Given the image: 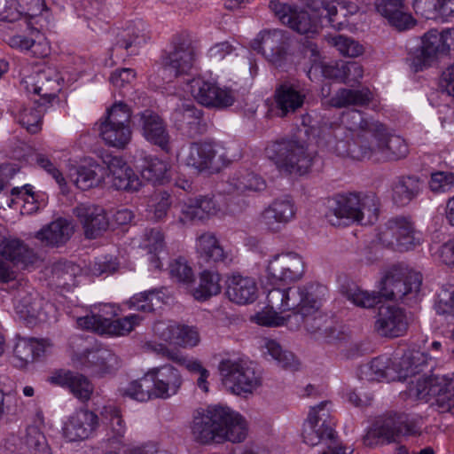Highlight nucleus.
I'll list each match as a JSON object with an SVG mask.
<instances>
[{
  "label": "nucleus",
  "instance_id": "2",
  "mask_svg": "<svg viewBox=\"0 0 454 454\" xmlns=\"http://www.w3.org/2000/svg\"><path fill=\"white\" fill-rule=\"evenodd\" d=\"M422 285V275L408 267H392L383 277L380 291L369 292L354 285L349 286L345 296L354 305L370 309L380 301V297L401 301L405 303L416 302Z\"/></svg>",
  "mask_w": 454,
  "mask_h": 454
},
{
  "label": "nucleus",
  "instance_id": "42",
  "mask_svg": "<svg viewBox=\"0 0 454 454\" xmlns=\"http://www.w3.org/2000/svg\"><path fill=\"white\" fill-rule=\"evenodd\" d=\"M99 135L106 145L117 149H124L131 141L132 129L129 125H117L102 121Z\"/></svg>",
  "mask_w": 454,
  "mask_h": 454
},
{
  "label": "nucleus",
  "instance_id": "19",
  "mask_svg": "<svg viewBox=\"0 0 454 454\" xmlns=\"http://www.w3.org/2000/svg\"><path fill=\"white\" fill-rule=\"evenodd\" d=\"M267 274L272 284L299 281L304 275L302 258L294 253L274 255L268 263Z\"/></svg>",
  "mask_w": 454,
  "mask_h": 454
},
{
  "label": "nucleus",
  "instance_id": "9",
  "mask_svg": "<svg viewBox=\"0 0 454 454\" xmlns=\"http://www.w3.org/2000/svg\"><path fill=\"white\" fill-rule=\"evenodd\" d=\"M115 308L111 304L99 305L90 314L77 319L80 328L90 330L99 334L123 336L132 332L143 321V317L130 314L122 318L113 320Z\"/></svg>",
  "mask_w": 454,
  "mask_h": 454
},
{
  "label": "nucleus",
  "instance_id": "25",
  "mask_svg": "<svg viewBox=\"0 0 454 454\" xmlns=\"http://www.w3.org/2000/svg\"><path fill=\"white\" fill-rule=\"evenodd\" d=\"M106 174L105 168L91 158H83L68 169L71 181L83 191L99 185L105 180Z\"/></svg>",
  "mask_w": 454,
  "mask_h": 454
},
{
  "label": "nucleus",
  "instance_id": "43",
  "mask_svg": "<svg viewBox=\"0 0 454 454\" xmlns=\"http://www.w3.org/2000/svg\"><path fill=\"white\" fill-rule=\"evenodd\" d=\"M172 118L178 129L185 130L190 135L200 132L202 121V113L192 103H184L172 114Z\"/></svg>",
  "mask_w": 454,
  "mask_h": 454
},
{
  "label": "nucleus",
  "instance_id": "41",
  "mask_svg": "<svg viewBox=\"0 0 454 454\" xmlns=\"http://www.w3.org/2000/svg\"><path fill=\"white\" fill-rule=\"evenodd\" d=\"M321 72L326 78L339 79L343 82H356L364 74L363 67L358 63L344 61L322 65Z\"/></svg>",
  "mask_w": 454,
  "mask_h": 454
},
{
  "label": "nucleus",
  "instance_id": "3",
  "mask_svg": "<svg viewBox=\"0 0 454 454\" xmlns=\"http://www.w3.org/2000/svg\"><path fill=\"white\" fill-rule=\"evenodd\" d=\"M195 441L207 444L212 442H243L247 434L246 419L237 411L226 406H210L194 416L191 427Z\"/></svg>",
  "mask_w": 454,
  "mask_h": 454
},
{
  "label": "nucleus",
  "instance_id": "49",
  "mask_svg": "<svg viewBox=\"0 0 454 454\" xmlns=\"http://www.w3.org/2000/svg\"><path fill=\"white\" fill-rule=\"evenodd\" d=\"M102 422L106 427L109 441L120 442L126 433V427L119 409L115 406H105L101 411Z\"/></svg>",
  "mask_w": 454,
  "mask_h": 454
},
{
  "label": "nucleus",
  "instance_id": "20",
  "mask_svg": "<svg viewBox=\"0 0 454 454\" xmlns=\"http://www.w3.org/2000/svg\"><path fill=\"white\" fill-rule=\"evenodd\" d=\"M296 215L294 201L289 196L275 199L260 214L258 223L262 228L276 233L293 221Z\"/></svg>",
  "mask_w": 454,
  "mask_h": 454
},
{
  "label": "nucleus",
  "instance_id": "8",
  "mask_svg": "<svg viewBox=\"0 0 454 454\" xmlns=\"http://www.w3.org/2000/svg\"><path fill=\"white\" fill-rule=\"evenodd\" d=\"M264 153L279 173L294 176L308 174L317 159V153L309 148L308 143L293 137L271 141Z\"/></svg>",
  "mask_w": 454,
  "mask_h": 454
},
{
  "label": "nucleus",
  "instance_id": "10",
  "mask_svg": "<svg viewBox=\"0 0 454 454\" xmlns=\"http://www.w3.org/2000/svg\"><path fill=\"white\" fill-rule=\"evenodd\" d=\"M218 370L223 385L235 395L252 394L262 385L261 373L247 358L223 359Z\"/></svg>",
  "mask_w": 454,
  "mask_h": 454
},
{
  "label": "nucleus",
  "instance_id": "33",
  "mask_svg": "<svg viewBox=\"0 0 454 454\" xmlns=\"http://www.w3.org/2000/svg\"><path fill=\"white\" fill-rule=\"evenodd\" d=\"M76 215L82 223L84 233L88 239H96L105 231L109 222L105 210L95 205H80L76 207Z\"/></svg>",
  "mask_w": 454,
  "mask_h": 454
},
{
  "label": "nucleus",
  "instance_id": "47",
  "mask_svg": "<svg viewBox=\"0 0 454 454\" xmlns=\"http://www.w3.org/2000/svg\"><path fill=\"white\" fill-rule=\"evenodd\" d=\"M372 99V93L368 89L351 90L340 89L329 100V105L341 108L349 106H364Z\"/></svg>",
  "mask_w": 454,
  "mask_h": 454
},
{
  "label": "nucleus",
  "instance_id": "28",
  "mask_svg": "<svg viewBox=\"0 0 454 454\" xmlns=\"http://www.w3.org/2000/svg\"><path fill=\"white\" fill-rule=\"evenodd\" d=\"M51 348V343L48 340L19 337L13 348V364L16 367L24 368Z\"/></svg>",
  "mask_w": 454,
  "mask_h": 454
},
{
  "label": "nucleus",
  "instance_id": "16",
  "mask_svg": "<svg viewBox=\"0 0 454 454\" xmlns=\"http://www.w3.org/2000/svg\"><path fill=\"white\" fill-rule=\"evenodd\" d=\"M378 239L385 247L398 251H408L420 244L422 234L415 230L409 220L395 218L390 220L380 231Z\"/></svg>",
  "mask_w": 454,
  "mask_h": 454
},
{
  "label": "nucleus",
  "instance_id": "44",
  "mask_svg": "<svg viewBox=\"0 0 454 454\" xmlns=\"http://www.w3.org/2000/svg\"><path fill=\"white\" fill-rule=\"evenodd\" d=\"M145 30V25L141 21L133 27H126L117 35L114 48L130 50L131 53H135L137 49L145 43L148 39Z\"/></svg>",
  "mask_w": 454,
  "mask_h": 454
},
{
  "label": "nucleus",
  "instance_id": "40",
  "mask_svg": "<svg viewBox=\"0 0 454 454\" xmlns=\"http://www.w3.org/2000/svg\"><path fill=\"white\" fill-rule=\"evenodd\" d=\"M371 151L372 152V157L380 155L376 157L377 160H397L408 155L409 146L402 137L392 135L377 139L375 147L371 148Z\"/></svg>",
  "mask_w": 454,
  "mask_h": 454
},
{
  "label": "nucleus",
  "instance_id": "62",
  "mask_svg": "<svg viewBox=\"0 0 454 454\" xmlns=\"http://www.w3.org/2000/svg\"><path fill=\"white\" fill-rule=\"evenodd\" d=\"M170 195L164 192L154 195L148 205V211L153 214L151 216L155 221L163 219L170 207Z\"/></svg>",
  "mask_w": 454,
  "mask_h": 454
},
{
  "label": "nucleus",
  "instance_id": "57",
  "mask_svg": "<svg viewBox=\"0 0 454 454\" xmlns=\"http://www.w3.org/2000/svg\"><path fill=\"white\" fill-rule=\"evenodd\" d=\"M428 188L434 194L446 193L454 188V173L434 171L428 180Z\"/></svg>",
  "mask_w": 454,
  "mask_h": 454
},
{
  "label": "nucleus",
  "instance_id": "6",
  "mask_svg": "<svg viewBox=\"0 0 454 454\" xmlns=\"http://www.w3.org/2000/svg\"><path fill=\"white\" fill-rule=\"evenodd\" d=\"M380 202L376 195L364 192H342L330 200L325 214L327 222L336 227L352 223H374L379 217Z\"/></svg>",
  "mask_w": 454,
  "mask_h": 454
},
{
  "label": "nucleus",
  "instance_id": "61",
  "mask_svg": "<svg viewBox=\"0 0 454 454\" xmlns=\"http://www.w3.org/2000/svg\"><path fill=\"white\" fill-rule=\"evenodd\" d=\"M68 389L79 400L88 401L93 393V385L82 374L74 372Z\"/></svg>",
  "mask_w": 454,
  "mask_h": 454
},
{
  "label": "nucleus",
  "instance_id": "13",
  "mask_svg": "<svg viewBox=\"0 0 454 454\" xmlns=\"http://www.w3.org/2000/svg\"><path fill=\"white\" fill-rule=\"evenodd\" d=\"M182 160L199 172H218L230 163L222 146L206 141L191 143L182 150Z\"/></svg>",
  "mask_w": 454,
  "mask_h": 454
},
{
  "label": "nucleus",
  "instance_id": "24",
  "mask_svg": "<svg viewBox=\"0 0 454 454\" xmlns=\"http://www.w3.org/2000/svg\"><path fill=\"white\" fill-rule=\"evenodd\" d=\"M409 326L406 312L395 306H381L374 323V329L380 336L396 338L403 335Z\"/></svg>",
  "mask_w": 454,
  "mask_h": 454
},
{
  "label": "nucleus",
  "instance_id": "64",
  "mask_svg": "<svg viewBox=\"0 0 454 454\" xmlns=\"http://www.w3.org/2000/svg\"><path fill=\"white\" fill-rule=\"evenodd\" d=\"M341 124L350 131L365 129L368 126L367 121L364 120L361 112L350 110L341 115Z\"/></svg>",
  "mask_w": 454,
  "mask_h": 454
},
{
  "label": "nucleus",
  "instance_id": "18",
  "mask_svg": "<svg viewBox=\"0 0 454 454\" xmlns=\"http://www.w3.org/2000/svg\"><path fill=\"white\" fill-rule=\"evenodd\" d=\"M145 378L153 384L151 389L154 399H168L176 395L183 385L180 372L171 364L151 368L145 373Z\"/></svg>",
  "mask_w": 454,
  "mask_h": 454
},
{
  "label": "nucleus",
  "instance_id": "22",
  "mask_svg": "<svg viewBox=\"0 0 454 454\" xmlns=\"http://www.w3.org/2000/svg\"><path fill=\"white\" fill-rule=\"evenodd\" d=\"M287 46V36L280 29L261 31L251 42V48L262 54L273 64H280L283 60Z\"/></svg>",
  "mask_w": 454,
  "mask_h": 454
},
{
  "label": "nucleus",
  "instance_id": "38",
  "mask_svg": "<svg viewBox=\"0 0 454 454\" xmlns=\"http://www.w3.org/2000/svg\"><path fill=\"white\" fill-rule=\"evenodd\" d=\"M74 232L72 223L58 218L35 233V238L46 246L59 247L65 244Z\"/></svg>",
  "mask_w": 454,
  "mask_h": 454
},
{
  "label": "nucleus",
  "instance_id": "52",
  "mask_svg": "<svg viewBox=\"0 0 454 454\" xmlns=\"http://www.w3.org/2000/svg\"><path fill=\"white\" fill-rule=\"evenodd\" d=\"M333 151L338 156L349 157L356 160L372 158L371 147H366L364 145H358L355 141L350 143L348 140H338L335 142Z\"/></svg>",
  "mask_w": 454,
  "mask_h": 454
},
{
  "label": "nucleus",
  "instance_id": "26",
  "mask_svg": "<svg viewBox=\"0 0 454 454\" xmlns=\"http://www.w3.org/2000/svg\"><path fill=\"white\" fill-rule=\"evenodd\" d=\"M104 162L106 164L111 184L116 190L137 192L141 188L142 182L139 177L122 158L110 156Z\"/></svg>",
  "mask_w": 454,
  "mask_h": 454
},
{
  "label": "nucleus",
  "instance_id": "45",
  "mask_svg": "<svg viewBox=\"0 0 454 454\" xmlns=\"http://www.w3.org/2000/svg\"><path fill=\"white\" fill-rule=\"evenodd\" d=\"M221 276L217 271L205 270L200 273L199 285L192 291V296L199 301H207L221 292Z\"/></svg>",
  "mask_w": 454,
  "mask_h": 454
},
{
  "label": "nucleus",
  "instance_id": "23",
  "mask_svg": "<svg viewBox=\"0 0 454 454\" xmlns=\"http://www.w3.org/2000/svg\"><path fill=\"white\" fill-rule=\"evenodd\" d=\"M98 426V415L89 410L81 409L68 417L62 427V434L67 442H81L90 438Z\"/></svg>",
  "mask_w": 454,
  "mask_h": 454
},
{
  "label": "nucleus",
  "instance_id": "21",
  "mask_svg": "<svg viewBox=\"0 0 454 454\" xmlns=\"http://www.w3.org/2000/svg\"><path fill=\"white\" fill-rule=\"evenodd\" d=\"M448 46L443 39L442 30H428L421 36V45L411 58V67L415 72L428 67L438 56L447 55Z\"/></svg>",
  "mask_w": 454,
  "mask_h": 454
},
{
  "label": "nucleus",
  "instance_id": "46",
  "mask_svg": "<svg viewBox=\"0 0 454 454\" xmlns=\"http://www.w3.org/2000/svg\"><path fill=\"white\" fill-rule=\"evenodd\" d=\"M420 181L413 176H401L393 186V200L399 206L407 205L420 192Z\"/></svg>",
  "mask_w": 454,
  "mask_h": 454
},
{
  "label": "nucleus",
  "instance_id": "15",
  "mask_svg": "<svg viewBox=\"0 0 454 454\" xmlns=\"http://www.w3.org/2000/svg\"><path fill=\"white\" fill-rule=\"evenodd\" d=\"M330 402H322L311 407L303 424V442L309 446L332 440L334 436L333 421L330 414Z\"/></svg>",
  "mask_w": 454,
  "mask_h": 454
},
{
  "label": "nucleus",
  "instance_id": "53",
  "mask_svg": "<svg viewBox=\"0 0 454 454\" xmlns=\"http://www.w3.org/2000/svg\"><path fill=\"white\" fill-rule=\"evenodd\" d=\"M59 284L67 290L78 286L82 277V268L71 262L59 263L55 269Z\"/></svg>",
  "mask_w": 454,
  "mask_h": 454
},
{
  "label": "nucleus",
  "instance_id": "4",
  "mask_svg": "<svg viewBox=\"0 0 454 454\" xmlns=\"http://www.w3.org/2000/svg\"><path fill=\"white\" fill-rule=\"evenodd\" d=\"M64 79L55 68L48 67L40 72L23 77L21 86L30 96H34L33 105L26 106L16 114L18 121L30 133L41 129L42 114L47 106L57 98L62 90Z\"/></svg>",
  "mask_w": 454,
  "mask_h": 454
},
{
  "label": "nucleus",
  "instance_id": "63",
  "mask_svg": "<svg viewBox=\"0 0 454 454\" xmlns=\"http://www.w3.org/2000/svg\"><path fill=\"white\" fill-rule=\"evenodd\" d=\"M454 17V0H436L428 20L447 21Z\"/></svg>",
  "mask_w": 454,
  "mask_h": 454
},
{
  "label": "nucleus",
  "instance_id": "31",
  "mask_svg": "<svg viewBox=\"0 0 454 454\" xmlns=\"http://www.w3.org/2000/svg\"><path fill=\"white\" fill-rule=\"evenodd\" d=\"M139 247L146 252L150 269L161 270L163 268L162 261L168 255L163 232L159 229L145 231Z\"/></svg>",
  "mask_w": 454,
  "mask_h": 454
},
{
  "label": "nucleus",
  "instance_id": "30",
  "mask_svg": "<svg viewBox=\"0 0 454 454\" xmlns=\"http://www.w3.org/2000/svg\"><path fill=\"white\" fill-rule=\"evenodd\" d=\"M258 287L255 280L238 273L231 274L226 280L228 299L239 305L253 303L257 299Z\"/></svg>",
  "mask_w": 454,
  "mask_h": 454
},
{
  "label": "nucleus",
  "instance_id": "55",
  "mask_svg": "<svg viewBox=\"0 0 454 454\" xmlns=\"http://www.w3.org/2000/svg\"><path fill=\"white\" fill-rule=\"evenodd\" d=\"M168 275L174 281L190 285L194 280V272L186 259L178 257L172 260L168 268Z\"/></svg>",
  "mask_w": 454,
  "mask_h": 454
},
{
  "label": "nucleus",
  "instance_id": "35",
  "mask_svg": "<svg viewBox=\"0 0 454 454\" xmlns=\"http://www.w3.org/2000/svg\"><path fill=\"white\" fill-rule=\"evenodd\" d=\"M376 9L392 27L400 31L416 24L415 19L405 11L403 0H381L376 4Z\"/></svg>",
  "mask_w": 454,
  "mask_h": 454
},
{
  "label": "nucleus",
  "instance_id": "48",
  "mask_svg": "<svg viewBox=\"0 0 454 454\" xmlns=\"http://www.w3.org/2000/svg\"><path fill=\"white\" fill-rule=\"evenodd\" d=\"M145 165L141 169V175L145 180L157 184H163L169 178L170 165L167 160L154 156H147L144 159Z\"/></svg>",
  "mask_w": 454,
  "mask_h": 454
},
{
  "label": "nucleus",
  "instance_id": "7",
  "mask_svg": "<svg viewBox=\"0 0 454 454\" xmlns=\"http://www.w3.org/2000/svg\"><path fill=\"white\" fill-rule=\"evenodd\" d=\"M269 7L284 25L302 35L317 34L324 21L337 30L343 27V21L333 18L337 15V7L331 2H324L317 10H297L278 1H270Z\"/></svg>",
  "mask_w": 454,
  "mask_h": 454
},
{
  "label": "nucleus",
  "instance_id": "58",
  "mask_svg": "<svg viewBox=\"0 0 454 454\" xmlns=\"http://www.w3.org/2000/svg\"><path fill=\"white\" fill-rule=\"evenodd\" d=\"M331 43L345 57L356 58L364 52V46L350 37L340 35L333 37Z\"/></svg>",
  "mask_w": 454,
  "mask_h": 454
},
{
  "label": "nucleus",
  "instance_id": "29",
  "mask_svg": "<svg viewBox=\"0 0 454 454\" xmlns=\"http://www.w3.org/2000/svg\"><path fill=\"white\" fill-rule=\"evenodd\" d=\"M154 332L161 340L184 348L194 347L200 340L195 328L172 323L158 322Z\"/></svg>",
  "mask_w": 454,
  "mask_h": 454
},
{
  "label": "nucleus",
  "instance_id": "60",
  "mask_svg": "<svg viewBox=\"0 0 454 454\" xmlns=\"http://www.w3.org/2000/svg\"><path fill=\"white\" fill-rule=\"evenodd\" d=\"M434 309L439 315L454 317V286H442L437 294Z\"/></svg>",
  "mask_w": 454,
  "mask_h": 454
},
{
  "label": "nucleus",
  "instance_id": "56",
  "mask_svg": "<svg viewBox=\"0 0 454 454\" xmlns=\"http://www.w3.org/2000/svg\"><path fill=\"white\" fill-rule=\"evenodd\" d=\"M24 444L30 454H51L45 435L37 427H31L27 429Z\"/></svg>",
  "mask_w": 454,
  "mask_h": 454
},
{
  "label": "nucleus",
  "instance_id": "1",
  "mask_svg": "<svg viewBox=\"0 0 454 454\" xmlns=\"http://www.w3.org/2000/svg\"><path fill=\"white\" fill-rule=\"evenodd\" d=\"M314 286H297L287 288L273 287L268 292L269 310L258 312L254 320L265 326H287L297 330L303 326L314 333L326 321L322 313V299L314 294Z\"/></svg>",
  "mask_w": 454,
  "mask_h": 454
},
{
  "label": "nucleus",
  "instance_id": "37",
  "mask_svg": "<svg viewBox=\"0 0 454 454\" xmlns=\"http://www.w3.org/2000/svg\"><path fill=\"white\" fill-rule=\"evenodd\" d=\"M170 299L171 294L168 288H154L134 294L127 301V306L129 309L152 312L168 303Z\"/></svg>",
  "mask_w": 454,
  "mask_h": 454
},
{
  "label": "nucleus",
  "instance_id": "39",
  "mask_svg": "<svg viewBox=\"0 0 454 454\" xmlns=\"http://www.w3.org/2000/svg\"><path fill=\"white\" fill-rule=\"evenodd\" d=\"M0 254L15 264L28 267L35 260V254L20 239L4 238L0 240Z\"/></svg>",
  "mask_w": 454,
  "mask_h": 454
},
{
  "label": "nucleus",
  "instance_id": "27",
  "mask_svg": "<svg viewBox=\"0 0 454 454\" xmlns=\"http://www.w3.org/2000/svg\"><path fill=\"white\" fill-rule=\"evenodd\" d=\"M138 117V127L145 139L163 150H168L169 135L163 120L151 110L140 113Z\"/></svg>",
  "mask_w": 454,
  "mask_h": 454
},
{
  "label": "nucleus",
  "instance_id": "54",
  "mask_svg": "<svg viewBox=\"0 0 454 454\" xmlns=\"http://www.w3.org/2000/svg\"><path fill=\"white\" fill-rule=\"evenodd\" d=\"M148 380L145 375L139 380H134L118 388L119 395L123 398H129L137 402H147L154 399L152 389L143 387L142 381Z\"/></svg>",
  "mask_w": 454,
  "mask_h": 454
},
{
  "label": "nucleus",
  "instance_id": "12",
  "mask_svg": "<svg viewBox=\"0 0 454 454\" xmlns=\"http://www.w3.org/2000/svg\"><path fill=\"white\" fill-rule=\"evenodd\" d=\"M171 51L164 60L160 69L163 79L188 75L195 68L199 59V49L187 33L175 35L171 43Z\"/></svg>",
  "mask_w": 454,
  "mask_h": 454
},
{
  "label": "nucleus",
  "instance_id": "34",
  "mask_svg": "<svg viewBox=\"0 0 454 454\" xmlns=\"http://www.w3.org/2000/svg\"><path fill=\"white\" fill-rule=\"evenodd\" d=\"M195 252L200 259L207 263L227 262L232 260L215 234L210 231L204 232L196 239Z\"/></svg>",
  "mask_w": 454,
  "mask_h": 454
},
{
  "label": "nucleus",
  "instance_id": "14",
  "mask_svg": "<svg viewBox=\"0 0 454 454\" xmlns=\"http://www.w3.org/2000/svg\"><path fill=\"white\" fill-rule=\"evenodd\" d=\"M179 221L183 224L193 222H206L213 217H223L228 214H233L234 209L231 208L223 200H218L215 196L200 195L189 198L181 202Z\"/></svg>",
  "mask_w": 454,
  "mask_h": 454
},
{
  "label": "nucleus",
  "instance_id": "36",
  "mask_svg": "<svg viewBox=\"0 0 454 454\" xmlns=\"http://www.w3.org/2000/svg\"><path fill=\"white\" fill-rule=\"evenodd\" d=\"M13 306L21 318H36L40 315L43 300L30 286L19 284L13 297Z\"/></svg>",
  "mask_w": 454,
  "mask_h": 454
},
{
  "label": "nucleus",
  "instance_id": "32",
  "mask_svg": "<svg viewBox=\"0 0 454 454\" xmlns=\"http://www.w3.org/2000/svg\"><path fill=\"white\" fill-rule=\"evenodd\" d=\"M306 92L300 86L285 82L277 87L274 93V102L280 116L294 113L303 106Z\"/></svg>",
  "mask_w": 454,
  "mask_h": 454
},
{
  "label": "nucleus",
  "instance_id": "50",
  "mask_svg": "<svg viewBox=\"0 0 454 454\" xmlns=\"http://www.w3.org/2000/svg\"><path fill=\"white\" fill-rule=\"evenodd\" d=\"M230 184L237 192H262L266 188V182L257 174L243 169L236 172L230 180Z\"/></svg>",
  "mask_w": 454,
  "mask_h": 454
},
{
  "label": "nucleus",
  "instance_id": "59",
  "mask_svg": "<svg viewBox=\"0 0 454 454\" xmlns=\"http://www.w3.org/2000/svg\"><path fill=\"white\" fill-rule=\"evenodd\" d=\"M131 116L132 110L130 107L127 104L120 101L114 103L107 109L106 116L103 121L117 125L130 126Z\"/></svg>",
  "mask_w": 454,
  "mask_h": 454
},
{
  "label": "nucleus",
  "instance_id": "11",
  "mask_svg": "<svg viewBox=\"0 0 454 454\" xmlns=\"http://www.w3.org/2000/svg\"><path fill=\"white\" fill-rule=\"evenodd\" d=\"M408 392L410 396L425 403L435 400L442 411L454 414V373L451 376H419L416 382L409 381Z\"/></svg>",
  "mask_w": 454,
  "mask_h": 454
},
{
  "label": "nucleus",
  "instance_id": "17",
  "mask_svg": "<svg viewBox=\"0 0 454 454\" xmlns=\"http://www.w3.org/2000/svg\"><path fill=\"white\" fill-rule=\"evenodd\" d=\"M190 91L198 103L207 107L225 108L235 102V93L228 87H221L213 79L202 76L190 82Z\"/></svg>",
  "mask_w": 454,
  "mask_h": 454
},
{
  "label": "nucleus",
  "instance_id": "51",
  "mask_svg": "<svg viewBox=\"0 0 454 454\" xmlns=\"http://www.w3.org/2000/svg\"><path fill=\"white\" fill-rule=\"evenodd\" d=\"M263 354L269 355L282 368L294 370L298 363L294 356L286 350H283L278 342L273 340H265Z\"/></svg>",
  "mask_w": 454,
  "mask_h": 454
},
{
  "label": "nucleus",
  "instance_id": "5",
  "mask_svg": "<svg viewBox=\"0 0 454 454\" xmlns=\"http://www.w3.org/2000/svg\"><path fill=\"white\" fill-rule=\"evenodd\" d=\"M430 362L431 358L423 352L414 351L403 355L395 352L392 356L382 355L373 358L362 367L361 374L363 379L369 381H401L414 377L416 382L420 372L432 369Z\"/></svg>",
  "mask_w": 454,
  "mask_h": 454
}]
</instances>
